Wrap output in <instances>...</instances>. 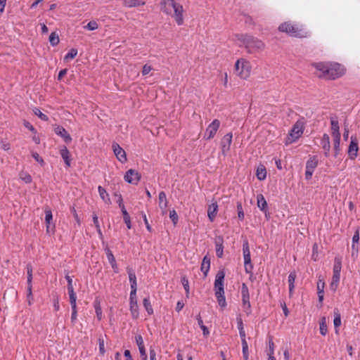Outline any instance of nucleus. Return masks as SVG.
I'll return each mask as SVG.
<instances>
[{"label": "nucleus", "mask_w": 360, "mask_h": 360, "mask_svg": "<svg viewBox=\"0 0 360 360\" xmlns=\"http://www.w3.org/2000/svg\"><path fill=\"white\" fill-rule=\"evenodd\" d=\"M236 37L241 43L240 46H243L249 53H260L265 49V44L252 35L238 34Z\"/></svg>", "instance_id": "f257e3e1"}, {"label": "nucleus", "mask_w": 360, "mask_h": 360, "mask_svg": "<svg viewBox=\"0 0 360 360\" xmlns=\"http://www.w3.org/2000/svg\"><path fill=\"white\" fill-rule=\"evenodd\" d=\"M160 10L174 18L178 25L184 23L183 6L174 0H160Z\"/></svg>", "instance_id": "f03ea898"}, {"label": "nucleus", "mask_w": 360, "mask_h": 360, "mask_svg": "<svg viewBox=\"0 0 360 360\" xmlns=\"http://www.w3.org/2000/svg\"><path fill=\"white\" fill-rule=\"evenodd\" d=\"M224 270L221 269L218 271L215 276L214 284V295L219 305L221 308H224L226 306V298L224 296Z\"/></svg>", "instance_id": "7ed1b4c3"}, {"label": "nucleus", "mask_w": 360, "mask_h": 360, "mask_svg": "<svg viewBox=\"0 0 360 360\" xmlns=\"http://www.w3.org/2000/svg\"><path fill=\"white\" fill-rule=\"evenodd\" d=\"M278 30L294 37L304 38L309 36V32L302 25L285 22L278 27Z\"/></svg>", "instance_id": "20e7f679"}, {"label": "nucleus", "mask_w": 360, "mask_h": 360, "mask_svg": "<svg viewBox=\"0 0 360 360\" xmlns=\"http://www.w3.org/2000/svg\"><path fill=\"white\" fill-rule=\"evenodd\" d=\"M251 65L245 59H238L235 64V70L236 74L242 79H245L250 75Z\"/></svg>", "instance_id": "39448f33"}, {"label": "nucleus", "mask_w": 360, "mask_h": 360, "mask_svg": "<svg viewBox=\"0 0 360 360\" xmlns=\"http://www.w3.org/2000/svg\"><path fill=\"white\" fill-rule=\"evenodd\" d=\"M303 131L304 122L300 120L297 121L289 132L285 144L288 145L297 141L302 135Z\"/></svg>", "instance_id": "423d86ee"}, {"label": "nucleus", "mask_w": 360, "mask_h": 360, "mask_svg": "<svg viewBox=\"0 0 360 360\" xmlns=\"http://www.w3.org/2000/svg\"><path fill=\"white\" fill-rule=\"evenodd\" d=\"M328 71L325 75V79H335L342 77L345 73V69L344 66L339 63H329Z\"/></svg>", "instance_id": "0eeeda50"}, {"label": "nucleus", "mask_w": 360, "mask_h": 360, "mask_svg": "<svg viewBox=\"0 0 360 360\" xmlns=\"http://www.w3.org/2000/svg\"><path fill=\"white\" fill-rule=\"evenodd\" d=\"M220 124V121L217 119H214L207 127L204 134V139L206 140H210L213 139L216 135Z\"/></svg>", "instance_id": "6e6552de"}, {"label": "nucleus", "mask_w": 360, "mask_h": 360, "mask_svg": "<svg viewBox=\"0 0 360 360\" xmlns=\"http://www.w3.org/2000/svg\"><path fill=\"white\" fill-rule=\"evenodd\" d=\"M319 159L317 156L314 155L309 158L306 163L305 178L309 180L311 178L315 168L318 166Z\"/></svg>", "instance_id": "1a4fd4ad"}, {"label": "nucleus", "mask_w": 360, "mask_h": 360, "mask_svg": "<svg viewBox=\"0 0 360 360\" xmlns=\"http://www.w3.org/2000/svg\"><path fill=\"white\" fill-rule=\"evenodd\" d=\"M233 134L229 132L224 135L220 141V146L221 149V154L226 156L227 153L230 150L231 145L232 143Z\"/></svg>", "instance_id": "9d476101"}, {"label": "nucleus", "mask_w": 360, "mask_h": 360, "mask_svg": "<svg viewBox=\"0 0 360 360\" xmlns=\"http://www.w3.org/2000/svg\"><path fill=\"white\" fill-rule=\"evenodd\" d=\"M359 146L358 140L356 136H352L347 153L349 159L354 160L358 155Z\"/></svg>", "instance_id": "9b49d317"}, {"label": "nucleus", "mask_w": 360, "mask_h": 360, "mask_svg": "<svg viewBox=\"0 0 360 360\" xmlns=\"http://www.w3.org/2000/svg\"><path fill=\"white\" fill-rule=\"evenodd\" d=\"M129 304L132 317L137 319L139 316V307L137 304L136 292H130Z\"/></svg>", "instance_id": "f8f14e48"}, {"label": "nucleus", "mask_w": 360, "mask_h": 360, "mask_svg": "<svg viewBox=\"0 0 360 360\" xmlns=\"http://www.w3.org/2000/svg\"><path fill=\"white\" fill-rule=\"evenodd\" d=\"M141 179V174L134 169H130L124 175V180L132 184H137Z\"/></svg>", "instance_id": "ddd939ff"}, {"label": "nucleus", "mask_w": 360, "mask_h": 360, "mask_svg": "<svg viewBox=\"0 0 360 360\" xmlns=\"http://www.w3.org/2000/svg\"><path fill=\"white\" fill-rule=\"evenodd\" d=\"M112 148L117 160L121 162H125L127 161V155L124 149L115 142L112 143Z\"/></svg>", "instance_id": "4468645a"}, {"label": "nucleus", "mask_w": 360, "mask_h": 360, "mask_svg": "<svg viewBox=\"0 0 360 360\" xmlns=\"http://www.w3.org/2000/svg\"><path fill=\"white\" fill-rule=\"evenodd\" d=\"M27 300L29 302V304H31V300L33 299L32 297V268L31 265L27 266Z\"/></svg>", "instance_id": "2eb2a0df"}, {"label": "nucleus", "mask_w": 360, "mask_h": 360, "mask_svg": "<svg viewBox=\"0 0 360 360\" xmlns=\"http://www.w3.org/2000/svg\"><path fill=\"white\" fill-rule=\"evenodd\" d=\"M224 242L222 236H217L214 238L216 255L218 258H222L224 256Z\"/></svg>", "instance_id": "dca6fc26"}, {"label": "nucleus", "mask_w": 360, "mask_h": 360, "mask_svg": "<svg viewBox=\"0 0 360 360\" xmlns=\"http://www.w3.org/2000/svg\"><path fill=\"white\" fill-rule=\"evenodd\" d=\"M321 145L324 150V155L328 157L330 150V137L327 134H324L321 140Z\"/></svg>", "instance_id": "f3484780"}, {"label": "nucleus", "mask_w": 360, "mask_h": 360, "mask_svg": "<svg viewBox=\"0 0 360 360\" xmlns=\"http://www.w3.org/2000/svg\"><path fill=\"white\" fill-rule=\"evenodd\" d=\"M127 271L129 275V279L131 284V292H136L137 283L135 272L131 267H127Z\"/></svg>", "instance_id": "a211bd4d"}, {"label": "nucleus", "mask_w": 360, "mask_h": 360, "mask_svg": "<svg viewBox=\"0 0 360 360\" xmlns=\"http://www.w3.org/2000/svg\"><path fill=\"white\" fill-rule=\"evenodd\" d=\"M136 342L139 347V352L143 360H147V354L146 353V349L144 346V342L141 335H137L135 337Z\"/></svg>", "instance_id": "6ab92c4d"}, {"label": "nucleus", "mask_w": 360, "mask_h": 360, "mask_svg": "<svg viewBox=\"0 0 360 360\" xmlns=\"http://www.w3.org/2000/svg\"><path fill=\"white\" fill-rule=\"evenodd\" d=\"M158 201H159V207L162 210V214H166V212H167L166 209L168 206V201L167 200L166 193L164 191H161L159 193Z\"/></svg>", "instance_id": "aec40b11"}, {"label": "nucleus", "mask_w": 360, "mask_h": 360, "mask_svg": "<svg viewBox=\"0 0 360 360\" xmlns=\"http://www.w3.org/2000/svg\"><path fill=\"white\" fill-rule=\"evenodd\" d=\"M257 206L261 211L264 212L266 217H268L269 213L267 214V202L262 194L257 195Z\"/></svg>", "instance_id": "412c9836"}, {"label": "nucleus", "mask_w": 360, "mask_h": 360, "mask_svg": "<svg viewBox=\"0 0 360 360\" xmlns=\"http://www.w3.org/2000/svg\"><path fill=\"white\" fill-rule=\"evenodd\" d=\"M328 64L329 63H317L313 65V66L320 72V74L319 75V77L325 78V75H326L328 71Z\"/></svg>", "instance_id": "4be33fe9"}, {"label": "nucleus", "mask_w": 360, "mask_h": 360, "mask_svg": "<svg viewBox=\"0 0 360 360\" xmlns=\"http://www.w3.org/2000/svg\"><path fill=\"white\" fill-rule=\"evenodd\" d=\"M217 210H218V205L217 202L212 203L208 206L207 208V215L209 217V219L211 221H213L215 219L217 214Z\"/></svg>", "instance_id": "5701e85b"}, {"label": "nucleus", "mask_w": 360, "mask_h": 360, "mask_svg": "<svg viewBox=\"0 0 360 360\" xmlns=\"http://www.w3.org/2000/svg\"><path fill=\"white\" fill-rule=\"evenodd\" d=\"M210 268V259L208 256L205 255L202 259L200 269L204 274V277H207L208 271Z\"/></svg>", "instance_id": "b1692460"}, {"label": "nucleus", "mask_w": 360, "mask_h": 360, "mask_svg": "<svg viewBox=\"0 0 360 360\" xmlns=\"http://www.w3.org/2000/svg\"><path fill=\"white\" fill-rule=\"evenodd\" d=\"M330 124H331V134L333 138L335 137H340V127H339V123L338 121L334 119H331L330 120Z\"/></svg>", "instance_id": "393cba45"}, {"label": "nucleus", "mask_w": 360, "mask_h": 360, "mask_svg": "<svg viewBox=\"0 0 360 360\" xmlns=\"http://www.w3.org/2000/svg\"><path fill=\"white\" fill-rule=\"evenodd\" d=\"M244 257V266H245V271L247 274H250L252 276V269H253V265L251 262V256L250 255H243Z\"/></svg>", "instance_id": "a878e982"}, {"label": "nucleus", "mask_w": 360, "mask_h": 360, "mask_svg": "<svg viewBox=\"0 0 360 360\" xmlns=\"http://www.w3.org/2000/svg\"><path fill=\"white\" fill-rule=\"evenodd\" d=\"M145 4V1L141 0H124L123 1V6L128 8L143 6Z\"/></svg>", "instance_id": "bb28decb"}, {"label": "nucleus", "mask_w": 360, "mask_h": 360, "mask_svg": "<svg viewBox=\"0 0 360 360\" xmlns=\"http://www.w3.org/2000/svg\"><path fill=\"white\" fill-rule=\"evenodd\" d=\"M296 272L295 271H291L288 276V284H289V294H292L295 288V281L296 278Z\"/></svg>", "instance_id": "cd10ccee"}, {"label": "nucleus", "mask_w": 360, "mask_h": 360, "mask_svg": "<svg viewBox=\"0 0 360 360\" xmlns=\"http://www.w3.org/2000/svg\"><path fill=\"white\" fill-rule=\"evenodd\" d=\"M256 176L260 181L264 180L266 177V170L264 165H260L257 167L256 171Z\"/></svg>", "instance_id": "c85d7f7f"}, {"label": "nucleus", "mask_w": 360, "mask_h": 360, "mask_svg": "<svg viewBox=\"0 0 360 360\" xmlns=\"http://www.w3.org/2000/svg\"><path fill=\"white\" fill-rule=\"evenodd\" d=\"M342 269V257L337 256L334 259L333 273L340 274Z\"/></svg>", "instance_id": "c756f323"}, {"label": "nucleus", "mask_w": 360, "mask_h": 360, "mask_svg": "<svg viewBox=\"0 0 360 360\" xmlns=\"http://www.w3.org/2000/svg\"><path fill=\"white\" fill-rule=\"evenodd\" d=\"M72 283V279L69 278V302L70 303L71 307L76 306V300H77V296L75 293L73 291L72 288L70 287Z\"/></svg>", "instance_id": "7c9ffc66"}, {"label": "nucleus", "mask_w": 360, "mask_h": 360, "mask_svg": "<svg viewBox=\"0 0 360 360\" xmlns=\"http://www.w3.org/2000/svg\"><path fill=\"white\" fill-rule=\"evenodd\" d=\"M98 193H99V195H100V197L101 198V199L105 203H108V204L110 203V199L109 198V195L107 193V191H105V189L104 188H103L102 186H99L98 188Z\"/></svg>", "instance_id": "2f4dec72"}, {"label": "nucleus", "mask_w": 360, "mask_h": 360, "mask_svg": "<svg viewBox=\"0 0 360 360\" xmlns=\"http://www.w3.org/2000/svg\"><path fill=\"white\" fill-rule=\"evenodd\" d=\"M242 303L243 307L244 308V311L247 314H250L251 313V305L250 302V296L242 297Z\"/></svg>", "instance_id": "473e14b6"}, {"label": "nucleus", "mask_w": 360, "mask_h": 360, "mask_svg": "<svg viewBox=\"0 0 360 360\" xmlns=\"http://www.w3.org/2000/svg\"><path fill=\"white\" fill-rule=\"evenodd\" d=\"M54 131L57 135L60 136L62 138H63L65 141H68V135L67 131L65 128L60 126H56L54 128Z\"/></svg>", "instance_id": "72a5a7b5"}, {"label": "nucleus", "mask_w": 360, "mask_h": 360, "mask_svg": "<svg viewBox=\"0 0 360 360\" xmlns=\"http://www.w3.org/2000/svg\"><path fill=\"white\" fill-rule=\"evenodd\" d=\"M143 307L146 309L147 313L149 315H151L153 314V309L152 307L149 297H145L143 299Z\"/></svg>", "instance_id": "f704fd0d"}, {"label": "nucleus", "mask_w": 360, "mask_h": 360, "mask_svg": "<svg viewBox=\"0 0 360 360\" xmlns=\"http://www.w3.org/2000/svg\"><path fill=\"white\" fill-rule=\"evenodd\" d=\"M340 279V274H336L333 273V277H332V281L330 283V288L333 290H335Z\"/></svg>", "instance_id": "c9c22d12"}, {"label": "nucleus", "mask_w": 360, "mask_h": 360, "mask_svg": "<svg viewBox=\"0 0 360 360\" xmlns=\"http://www.w3.org/2000/svg\"><path fill=\"white\" fill-rule=\"evenodd\" d=\"M340 138L339 137L333 138V146H334L333 150H334V156L335 158H337L340 153Z\"/></svg>", "instance_id": "e433bc0d"}, {"label": "nucleus", "mask_w": 360, "mask_h": 360, "mask_svg": "<svg viewBox=\"0 0 360 360\" xmlns=\"http://www.w3.org/2000/svg\"><path fill=\"white\" fill-rule=\"evenodd\" d=\"M320 333L322 335H326L328 333L327 324H326V317H321L320 320Z\"/></svg>", "instance_id": "4c0bfd02"}, {"label": "nucleus", "mask_w": 360, "mask_h": 360, "mask_svg": "<svg viewBox=\"0 0 360 360\" xmlns=\"http://www.w3.org/2000/svg\"><path fill=\"white\" fill-rule=\"evenodd\" d=\"M122 213L123 214V219L124 223L126 224L127 228L130 229L131 228V219L125 207H122Z\"/></svg>", "instance_id": "58836bf2"}, {"label": "nucleus", "mask_w": 360, "mask_h": 360, "mask_svg": "<svg viewBox=\"0 0 360 360\" xmlns=\"http://www.w3.org/2000/svg\"><path fill=\"white\" fill-rule=\"evenodd\" d=\"M333 323L335 328H338L341 325V316L338 309H334Z\"/></svg>", "instance_id": "ea45409f"}, {"label": "nucleus", "mask_w": 360, "mask_h": 360, "mask_svg": "<svg viewBox=\"0 0 360 360\" xmlns=\"http://www.w3.org/2000/svg\"><path fill=\"white\" fill-rule=\"evenodd\" d=\"M197 321H198V323L199 326L200 327V328L202 330L203 335H207L210 332L208 330V328L203 324V321L201 319L200 315L197 316Z\"/></svg>", "instance_id": "a19ab883"}, {"label": "nucleus", "mask_w": 360, "mask_h": 360, "mask_svg": "<svg viewBox=\"0 0 360 360\" xmlns=\"http://www.w3.org/2000/svg\"><path fill=\"white\" fill-rule=\"evenodd\" d=\"M20 179L26 184H30L32 181V178L30 174L27 172H22L20 174Z\"/></svg>", "instance_id": "79ce46f5"}, {"label": "nucleus", "mask_w": 360, "mask_h": 360, "mask_svg": "<svg viewBox=\"0 0 360 360\" xmlns=\"http://www.w3.org/2000/svg\"><path fill=\"white\" fill-rule=\"evenodd\" d=\"M49 41L50 44L53 46L57 45L59 43L58 36L56 33L52 32L49 36Z\"/></svg>", "instance_id": "37998d69"}, {"label": "nucleus", "mask_w": 360, "mask_h": 360, "mask_svg": "<svg viewBox=\"0 0 360 360\" xmlns=\"http://www.w3.org/2000/svg\"><path fill=\"white\" fill-rule=\"evenodd\" d=\"M105 252L107 255L108 260L110 264H113L116 262L115 258L112 252V251L109 248H105Z\"/></svg>", "instance_id": "c03bdc74"}, {"label": "nucleus", "mask_w": 360, "mask_h": 360, "mask_svg": "<svg viewBox=\"0 0 360 360\" xmlns=\"http://www.w3.org/2000/svg\"><path fill=\"white\" fill-rule=\"evenodd\" d=\"M52 218L53 216L51 210L46 208L45 210V221L47 224V229H49V225L50 224Z\"/></svg>", "instance_id": "a18cd8bd"}, {"label": "nucleus", "mask_w": 360, "mask_h": 360, "mask_svg": "<svg viewBox=\"0 0 360 360\" xmlns=\"http://www.w3.org/2000/svg\"><path fill=\"white\" fill-rule=\"evenodd\" d=\"M33 112H34V115L38 116L41 120H44V121L48 120V119H49L48 116L44 114L43 112H41L39 108H35L33 110Z\"/></svg>", "instance_id": "49530a36"}, {"label": "nucleus", "mask_w": 360, "mask_h": 360, "mask_svg": "<svg viewBox=\"0 0 360 360\" xmlns=\"http://www.w3.org/2000/svg\"><path fill=\"white\" fill-rule=\"evenodd\" d=\"M325 283L321 279H319L317 282V294H324Z\"/></svg>", "instance_id": "de8ad7c7"}, {"label": "nucleus", "mask_w": 360, "mask_h": 360, "mask_svg": "<svg viewBox=\"0 0 360 360\" xmlns=\"http://www.w3.org/2000/svg\"><path fill=\"white\" fill-rule=\"evenodd\" d=\"M243 255H250V250L249 247V243L248 240H245L243 243Z\"/></svg>", "instance_id": "09e8293b"}, {"label": "nucleus", "mask_w": 360, "mask_h": 360, "mask_svg": "<svg viewBox=\"0 0 360 360\" xmlns=\"http://www.w3.org/2000/svg\"><path fill=\"white\" fill-rule=\"evenodd\" d=\"M98 27V25L95 20L90 21L86 26H84V28L88 30H95Z\"/></svg>", "instance_id": "8fccbe9b"}, {"label": "nucleus", "mask_w": 360, "mask_h": 360, "mask_svg": "<svg viewBox=\"0 0 360 360\" xmlns=\"http://www.w3.org/2000/svg\"><path fill=\"white\" fill-rule=\"evenodd\" d=\"M181 283L183 284L184 288L186 291V295L187 297L189 296V285H188V281L186 278V277H183L181 278Z\"/></svg>", "instance_id": "3c124183"}, {"label": "nucleus", "mask_w": 360, "mask_h": 360, "mask_svg": "<svg viewBox=\"0 0 360 360\" xmlns=\"http://www.w3.org/2000/svg\"><path fill=\"white\" fill-rule=\"evenodd\" d=\"M238 217L239 219H244V212L243 210L242 204L240 202L237 203Z\"/></svg>", "instance_id": "603ef678"}, {"label": "nucleus", "mask_w": 360, "mask_h": 360, "mask_svg": "<svg viewBox=\"0 0 360 360\" xmlns=\"http://www.w3.org/2000/svg\"><path fill=\"white\" fill-rule=\"evenodd\" d=\"M169 217L171 220L172 221L173 224L175 225L176 224L179 217L178 215L174 210H172L169 212Z\"/></svg>", "instance_id": "864d4df0"}, {"label": "nucleus", "mask_w": 360, "mask_h": 360, "mask_svg": "<svg viewBox=\"0 0 360 360\" xmlns=\"http://www.w3.org/2000/svg\"><path fill=\"white\" fill-rule=\"evenodd\" d=\"M60 155L66 165H68V150L65 146L60 149Z\"/></svg>", "instance_id": "5fc2aeb1"}, {"label": "nucleus", "mask_w": 360, "mask_h": 360, "mask_svg": "<svg viewBox=\"0 0 360 360\" xmlns=\"http://www.w3.org/2000/svg\"><path fill=\"white\" fill-rule=\"evenodd\" d=\"M241 296L242 297H247L250 296L249 290L245 283H243L241 286Z\"/></svg>", "instance_id": "6e6d98bb"}, {"label": "nucleus", "mask_w": 360, "mask_h": 360, "mask_svg": "<svg viewBox=\"0 0 360 360\" xmlns=\"http://www.w3.org/2000/svg\"><path fill=\"white\" fill-rule=\"evenodd\" d=\"M99 352L101 354H104L105 352L104 340L102 338H98Z\"/></svg>", "instance_id": "4d7b16f0"}, {"label": "nucleus", "mask_w": 360, "mask_h": 360, "mask_svg": "<svg viewBox=\"0 0 360 360\" xmlns=\"http://www.w3.org/2000/svg\"><path fill=\"white\" fill-rule=\"evenodd\" d=\"M141 216L143 217V221H144V224H145V225L146 226L147 230L148 231L151 232L152 231V228H151L150 225L148 223V221L147 219L146 214L143 212H141Z\"/></svg>", "instance_id": "13d9d810"}, {"label": "nucleus", "mask_w": 360, "mask_h": 360, "mask_svg": "<svg viewBox=\"0 0 360 360\" xmlns=\"http://www.w3.org/2000/svg\"><path fill=\"white\" fill-rule=\"evenodd\" d=\"M359 240V229L357 228L354 232V234L352 237V244L358 243Z\"/></svg>", "instance_id": "bf43d9fd"}, {"label": "nucleus", "mask_w": 360, "mask_h": 360, "mask_svg": "<svg viewBox=\"0 0 360 360\" xmlns=\"http://www.w3.org/2000/svg\"><path fill=\"white\" fill-rule=\"evenodd\" d=\"M358 252H359V250H358V246L356 245V244H352V257L353 258H355V257H357L358 256Z\"/></svg>", "instance_id": "052dcab7"}, {"label": "nucleus", "mask_w": 360, "mask_h": 360, "mask_svg": "<svg viewBox=\"0 0 360 360\" xmlns=\"http://www.w3.org/2000/svg\"><path fill=\"white\" fill-rule=\"evenodd\" d=\"M151 70H152V68L150 65H149L148 64L144 65L143 67V70H142V75H148L150 72Z\"/></svg>", "instance_id": "680f3d73"}, {"label": "nucleus", "mask_w": 360, "mask_h": 360, "mask_svg": "<svg viewBox=\"0 0 360 360\" xmlns=\"http://www.w3.org/2000/svg\"><path fill=\"white\" fill-rule=\"evenodd\" d=\"M24 126L27 129H29L30 131H31L32 132H33L34 134H36V130L34 129V127L32 126V124L31 123H30L29 122L27 121H25L24 122Z\"/></svg>", "instance_id": "e2e57ef3"}, {"label": "nucleus", "mask_w": 360, "mask_h": 360, "mask_svg": "<svg viewBox=\"0 0 360 360\" xmlns=\"http://www.w3.org/2000/svg\"><path fill=\"white\" fill-rule=\"evenodd\" d=\"M32 157L34 158V159L37 161L38 162H39L41 165H43L44 164V160L43 159L39 156V155L37 153H32Z\"/></svg>", "instance_id": "0e129e2a"}, {"label": "nucleus", "mask_w": 360, "mask_h": 360, "mask_svg": "<svg viewBox=\"0 0 360 360\" xmlns=\"http://www.w3.org/2000/svg\"><path fill=\"white\" fill-rule=\"evenodd\" d=\"M185 304L183 301H179L176 306V311L179 312L184 307Z\"/></svg>", "instance_id": "69168bd1"}, {"label": "nucleus", "mask_w": 360, "mask_h": 360, "mask_svg": "<svg viewBox=\"0 0 360 360\" xmlns=\"http://www.w3.org/2000/svg\"><path fill=\"white\" fill-rule=\"evenodd\" d=\"M77 54V49H71L69 51V58H74Z\"/></svg>", "instance_id": "338daca9"}, {"label": "nucleus", "mask_w": 360, "mask_h": 360, "mask_svg": "<svg viewBox=\"0 0 360 360\" xmlns=\"http://www.w3.org/2000/svg\"><path fill=\"white\" fill-rule=\"evenodd\" d=\"M243 356L244 360H248V347H244L243 348Z\"/></svg>", "instance_id": "774afa93"}]
</instances>
